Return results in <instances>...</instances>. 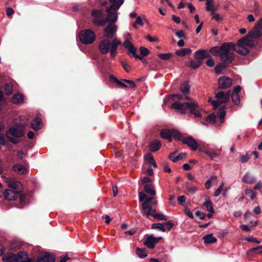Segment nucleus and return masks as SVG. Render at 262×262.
I'll return each instance as SVG.
<instances>
[{
  "label": "nucleus",
  "instance_id": "63",
  "mask_svg": "<svg viewBox=\"0 0 262 262\" xmlns=\"http://www.w3.org/2000/svg\"><path fill=\"white\" fill-rule=\"evenodd\" d=\"M175 35L179 38H186V35H185L184 32L181 30L176 32Z\"/></svg>",
  "mask_w": 262,
  "mask_h": 262
},
{
  "label": "nucleus",
  "instance_id": "3",
  "mask_svg": "<svg viewBox=\"0 0 262 262\" xmlns=\"http://www.w3.org/2000/svg\"><path fill=\"white\" fill-rule=\"evenodd\" d=\"M80 41L83 44L89 45L93 43L96 38L94 31L90 29H85L81 31L79 33Z\"/></svg>",
  "mask_w": 262,
  "mask_h": 262
},
{
  "label": "nucleus",
  "instance_id": "21",
  "mask_svg": "<svg viewBox=\"0 0 262 262\" xmlns=\"http://www.w3.org/2000/svg\"><path fill=\"white\" fill-rule=\"evenodd\" d=\"M162 145L161 142L158 139H155L151 141L149 144V150L151 152H156L159 150Z\"/></svg>",
  "mask_w": 262,
  "mask_h": 262
},
{
  "label": "nucleus",
  "instance_id": "56",
  "mask_svg": "<svg viewBox=\"0 0 262 262\" xmlns=\"http://www.w3.org/2000/svg\"><path fill=\"white\" fill-rule=\"evenodd\" d=\"M150 197H147L145 193L143 192H139V201L140 202H145L149 199Z\"/></svg>",
  "mask_w": 262,
  "mask_h": 262
},
{
  "label": "nucleus",
  "instance_id": "22",
  "mask_svg": "<svg viewBox=\"0 0 262 262\" xmlns=\"http://www.w3.org/2000/svg\"><path fill=\"white\" fill-rule=\"evenodd\" d=\"M186 103V102L181 103L178 102H175L171 105V108L180 111L181 114H185V111L187 110V107L185 105Z\"/></svg>",
  "mask_w": 262,
  "mask_h": 262
},
{
  "label": "nucleus",
  "instance_id": "33",
  "mask_svg": "<svg viewBox=\"0 0 262 262\" xmlns=\"http://www.w3.org/2000/svg\"><path fill=\"white\" fill-rule=\"evenodd\" d=\"M144 159L149 164L152 165L155 168L157 167V164L151 154L147 153L144 156Z\"/></svg>",
  "mask_w": 262,
  "mask_h": 262
},
{
  "label": "nucleus",
  "instance_id": "2",
  "mask_svg": "<svg viewBox=\"0 0 262 262\" xmlns=\"http://www.w3.org/2000/svg\"><path fill=\"white\" fill-rule=\"evenodd\" d=\"M25 135V133L23 129L16 128L15 127H10L8 131L6 134V137L9 142L14 144H17L19 142V140L12 137L15 138H20Z\"/></svg>",
  "mask_w": 262,
  "mask_h": 262
},
{
  "label": "nucleus",
  "instance_id": "27",
  "mask_svg": "<svg viewBox=\"0 0 262 262\" xmlns=\"http://www.w3.org/2000/svg\"><path fill=\"white\" fill-rule=\"evenodd\" d=\"M206 122H202L203 125H207L208 123L214 124L216 121V116L214 113L208 115L205 119Z\"/></svg>",
  "mask_w": 262,
  "mask_h": 262
},
{
  "label": "nucleus",
  "instance_id": "58",
  "mask_svg": "<svg viewBox=\"0 0 262 262\" xmlns=\"http://www.w3.org/2000/svg\"><path fill=\"white\" fill-rule=\"evenodd\" d=\"M246 195H249L251 199L253 200L255 196V193L251 189H246L245 190Z\"/></svg>",
  "mask_w": 262,
  "mask_h": 262
},
{
  "label": "nucleus",
  "instance_id": "7",
  "mask_svg": "<svg viewBox=\"0 0 262 262\" xmlns=\"http://www.w3.org/2000/svg\"><path fill=\"white\" fill-rule=\"evenodd\" d=\"M185 105L187 110H189L190 113L194 115L195 117H202V114L200 113L201 108L197 103L194 101L187 102L185 103Z\"/></svg>",
  "mask_w": 262,
  "mask_h": 262
},
{
  "label": "nucleus",
  "instance_id": "20",
  "mask_svg": "<svg viewBox=\"0 0 262 262\" xmlns=\"http://www.w3.org/2000/svg\"><path fill=\"white\" fill-rule=\"evenodd\" d=\"M107 12L106 20L108 23L111 24H114L116 22L118 19V12L110 10Z\"/></svg>",
  "mask_w": 262,
  "mask_h": 262
},
{
  "label": "nucleus",
  "instance_id": "59",
  "mask_svg": "<svg viewBox=\"0 0 262 262\" xmlns=\"http://www.w3.org/2000/svg\"><path fill=\"white\" fill-rule=\"evenodd\" d=\"M195 215L196 216L199 217L201 220H204L206 218V214L201 211H196L195 212Z\"/></svg>",
  "mask_w": 262,
  "mask_h": 262
},
{
  "label": "nucleus",
  "instance_id": "24",
  "mask_svg": "<svg viewBox=\"0 0 262 262\" xmlns=\"http://www.w3.org/2000/svg\"><path fill=\"white\" fill-rule=\"evenodd\" d=\"M18 262H32L31 258H28V254L25 251H19L18 252Z\"/></svg>",
  "mask_w": 262,
  "mask_h": 262
},
{
  "label": "nucleus",
  "instance_id": "18",
  "mask_svg": "<svg viewBox=\"0 0 262 262\" xmlns=\"http://www.w3.org/2000/svg\"><path fill=\"white\" fill-rule=\"evenodd\" d=\"M5 199L9 201H15L18 198V192L11 189H6L4 192Z\"/></svg>",
  "mask_w": 262,
  "mask_h": 262
},
{
  "label": "nucleus",
  "instance_id": "37",
  "mask_svg": "<svg viewBox=\"0 0 262 262\" xmlns=\"http://www.w3.org/2000/svg\"><path fill=\"white\" fill-rule=\"evenodd\" d=\"M250 42L251 40L247 36L239 39L237 41V45L243 47H244V46H250Z\"/></svg>",
  "mask_w": 262,
  "mask_h": 262
},
{
  "label": "nucleus",
  "instance_id": "41",
  "mask_svg": "<svg viewBox=\"0 0 262 262\" xmlns=\"http://www.w3.org/2000/svg\"><path fill=\"white\" fill-rule=\"evenodd\" d=\"M203 205L206 207L207 211L210 212L214 213V210L213 207L212 203L209 200H207L203 204Z\"/></svg>",
  "mask_w": 262,
  "mask_h": 262
},
{
  "label": "nucleus",
  "instance_id": "19",
  "mask_svg": "<svg viewBox=\"0 0 262 262\" xmlns=\"http://www.w3.org/2000/svg\"><path fill=\"white\" fill-rule=\"evenodd\" d=\"M18 253L16 254L14 253H9L3 257V262H18Z\"/></svg>",
  "mask_w": 262,
  "mask_h": 262
},
{
  "label": "nucleus",
  "instance_id": "4",
  "mask_svg": "<svg viewBox=\"0 0 262 262\" xmlns=\"http://www.w3.org/2000/svg\"><path fill=\"white\" fill-rule=\"evenodd\" d=\"M161 137L167 140L169 142L172 141V137L179 140H182V134L174 129H163L160 132Z\"/></svg>",
  "mask_w": 262,
  "mask_h": 262
},
{
  "label": "nucleus",
  "instance_id": "28",
  "mask_svg": "<svg viewBox=\"0 0 262 262\" xmlns=\"http://www.w3.org/2000/svg\"><path fill=\"white\" fill-rule=\"evenodd\" d=\"M12 169L19 174H25L27 170L24 166L20 164H15L12 167Z\"/></svg>",
  "mask_w": 262,
  "mask_h": 262
},
{
  "label": "nucleus",
  "instance_id": "6",
  "mask_svg": "<svg viewBox=\"0 0 262 262\" xmlns=\"http://www.w3.org/2000/svg\"><path fill=\"white\" fill-rule=\"evenodd\" d=\"M229 59L226 60V58L224 59H220L222 61V63H219L216 64L214 68L215 72L217 74H220L221 73L222 71L227 68L228 65L232 62L233 60L234 59V57L233 54L231 55H229L227 56Z\"/></svg>",
  "mask_w": 262,
  "mask_h": 262
},
{
  "label": "nucleus",
  "instance_id": "46",
  "mask_svg": "<svg viewBox=\"0 0 262 262\" xmlns=\"http://www.w3.org/2000/svg\"><path fill=\"white\" fill-rule=\"evenodd\" d=\"M171 98L173 100H174L176 99H177L179 100H181L183 99H189V98L187 96L183 95V94L182 95L180 94L171 95Z\"/></svg>",
  "mask_w": 262,
  "mask_h": 262
},
{
  "label": "nucleus",
  "instance_id": "45",
  "mask_svg": "<svg viewBox=\"0 0 262 262\" xmlns=\"http://www.w3.org/2000/svg\"><path fill=\"white\" fill-rule=\"evenodd\" d=\"M136 254L140 258H144L147 255L145 248H137L136 249Z\"/></svg>",
  "mask_w": 262,
  "mask_h": 262
},
{
  "label": "nucleus",
  "instance_id": "23",
  "mask_svg": "<svg viewBox=\"0 0 262 262\" xmlns=\"http://www.w3.org/2000/svg\"><path fill=\"white\" fill-rule=\"evenodd\" d=\"M8 186L9 187L13 189L15 191L21 192L23 186L19 181H10L8 183Z\"/></svg>",
  "mask_w": 262,
  "mask_h": 262
},
{
  "label": "nucleus",
  "instance_id": "31",
  "mask_svg": "<svg viewBox=\"0 0 262 262\" xmlns=\"http://www.w3.org/2000/svg\"><path fill=\"white\" fill-rule=\"evenodd\" d=\"M176 152H173L171 153L168 157L169 159L170 160H171L173 162H177L179 160L184 159L186 156V154L185 152H182L179 154L178 156L175 157L173 159H172V157L173 155H174L176 154Z\"/></svg>",
  "mask_w": 262,
  "mask_h": 262
},
{
  "label": "nucleus",
  "instance_id": "11",
  "mask_svg": "<svg viewBox=\"0 0 262 262\" xmlns=\"http://www.w3.org/2000/svg\"><path fill=\"white\" fill-rule=\"evenodd\" d=\"M194 57L199 62H201L203 63V60L204 59L211 57V55L209 54L208 50L206 49H201L198 50L194 52Z\"/></svg>",
  "mask_w": 262,
  "mask_h": 262
},
{
  "label": "nucleus",
  "instance_id": "16",
  "mask_svg": "<svg viewBox=\"0 0 262 262\" xmlns=\"http://www.w3.org/2000/svg\"><path fill=\"white\" fill-rule=\"evenodd\" d=\"M121 45V42L116 38L113 39L112 42L111 41V47L110 49V56L112 58H114L117 54V48L119 45Z\"/></svg>",
  "mask_w": 262,
  "mask_h": 262
},
{
  "label": "nucleus",
  "instance_id": "30",
  "mask_svg": "<svg viewBox=\"0 0 262 262\" xmlns=\"http://www.w3.org/2000/svg\"><path fill=\"white\" fill-rule=\"evenodd\" d=\"M204 243L206 244H210L216 242L217 239L213 236L212 234H207L203 238Z\"/></svg>",
  "mask_w": 262,
  "mask_h": 262
},
{
  "label": "nucleus",
  "instance_id": "49",
  "mask_svg": "<svg viewBox=\"0 0 262 262\" xmlns=\"http://www.w3.org/2000/svg\"><path fill=\"white\" fill-rule=\"evenodd\" d=\"M140 53L143 56H147L150 53L149 50L146 47H140L139 48Z\"/></svg>",
  "mask_w": 262,
  "mask_h": 262
},
{
  "label": "nucleus",
  "instance_id": "40",
  "mask_svg": "<svg viewBox=\"0 0 262 262\" xmlns=\"http://www.w3.org/2000/svg\"><path fill=\"white\" fill-rule=\"evenodd\" d=\"M180 91L183 93V95H186L189 93V86L187 82L183 83L180 86Z\"/></svg>",
  "mask_w": 262,
  "mask_h": 262
},
{
  "label": "nucleus",
  "instance_id": "1",
  "mask_svg": "<svg viewBox=\"0 0 262 262\" xmlns=\"http://www.w3.org/2000/svg\"><path fill=\"white\" fill-rule=\"evenodd\" d=\"M233 47L231 42H226L223 43L221 46H215L212 47L208 51L209 54H212L213 55H216V54H219L220 59H224L226 58V60L229 58L227 57L229 55H233V54L230 52V48Z\"/></svg>",
  "mask_w": 262,
  "mask_h": 262
},
{
  "label": "nucleus",
  "instance_id": "61",
  "mask_svg": "<svg viewBox=\"0 0 262 262\" xmlns=\"http://www.w3.org/2000/svg\"><path fill=\"white\" fill-rule=\"evenodd\" d=\"M250 158V156L247 153L246 154L243 155L241 157L240 160L242 163H245L249 160Z\"/></svg>",
  "mask_w": 262,
  "mask_h": 262
},
{
  "label": "nucleus",
  "instance_id": "10",
  "mask_svg": "<svg viewBox=\"0 0 262 262\" xmlns=\"http://www.w3.org/2000/svg\"><path fill=\"white\" fill-rule=\"evenodd\" d=\"M146 239L144 244L148 248L152 249L155 248L156 244L162 239V237H155L153 235H146Z\"/></svg>",
  "mask_w": 262,
  "mask_h": 262
},
{
  "label": "nucleus",
  "instance_id": "13",
  "mask_svg": "<svg viewBox=\"0 0 262 262\" xmlns=\"http://www.w3.org/2000/svg\"><path fill=\"white\" fill-rule=\"evenodd\" d=\"M232 85L231 78L226 76L221 77L218 79L219 89H227Z\"/></svg>",
  "mask_w": 262,
  "mask_h": 262
},
{
  "label": "nucleus",
  "instance_id": "64",
  "mask_svg": "<svg viewBox=\"0 0 262 262\" xmlns=\"http://www.w3.org/2000/svg\"><path fill=\"white\" fill-rule=\"evenodd\" d=\"M151 182V180L148 177H144L142 180V183L143 184H149Z\"/></svg>",
  "mask_w": 262,
  "mask_h": 262
},
{
  "label": "nucleus",
  "instance_id": "25",
  "mask_svg": "<svg viewBox=\"0 0 262 262\" xmlns=\"http://www.w3.org/2000/svg\"><path fill=\"white\" fill-rule=\"evenodd\" d=\"M261 32L259 28H256L255 26L253 30L250 31L248 34V37L252 38H258L261 36Z\"/></svg>",
  "mask_w": 262,
  "mask_h": 262
},
{
  "label": "nucleus",
  "instance_id": "32",
  "mask_svg": "<svg viewBox=\"0 0 262 262\" xmlns=\"http://www.w3.org/2000/svg\"><path fill=\"white\" fill-rule=\"evenodd\" d=\"M242 182L245 183L252 184L255 182V179L247 172L243 177Z\"/></svg>",
  "mask_w": 262,
  "mask_h": 262
},
{
  "label": "nucleus",
  "instance_id": "54",
  "mask_svg": "<svg viewBox=\"0 0 262 262\" xmlns=\"http://www.w3.org/2000/svg\"><path fill=\"white\" fill-rule=\"evenodd\" d=\"M154 217L160 221H165L167 219V217L163 213H157L156 214H154Z\"/></svg>",
  "mask_w": 262,
  "mask_h": 262
},
{
  "label": "nucleus",
  "instance_id": "48",
  "mask_svg": "<svg viewBox=\"0 0 262 262\" xmlns=\"http://www.w3.org/2000/svg\"><path fill=\"white\" fill-rule=\"evenodd\" d=\"M230 96L231 97L232 101L235 105H238L240 103V98L238 94H231Z\"/></svg>",
  "mask_w": 262,
  "mask_h": 262
},
{
  "label": "nucleus",
  "instance_id": "53",
  "mask_svg": "<svg viewBox=\"0 0 262 262\" xmlns=\"http://www.w3.org/2000/svg\"><path fill=\"white\" fill-rule=\"evenodd\" d=\"M208 102L213 105L214 110H216L220 106L219 101L213 100L211 97L209 98Z\"/></svg>",
  "mask_w": 262,
  "mask_h": 262
},
{
  "label": "nucleus",
  "instance_id": "29",
  "mask_svg": "<svg viewBox=\"0 0 262 262\" xmlns=\"http://www.w3.org/2000/svg\"><path fill=\"white\" fill-rule=\"evenodd\" d=\"M11 101L14 104H19L24 101V95L20 93L15 94L12 97Z\"/></svg>",
  "mask_w": 262,
  "mask_h": 262
},
{
  "label": "nucleus",
  "instance_id": "62",
  "mask_svg": "<svg viewBox=\"0 0 262 262\" xmlns=\"http://www.w3.org/2000/svg\"><path fill=\"white\" fill-rule=\"evenodd\" d=\"M186 198L184 195H181L178 198V202L182 206H184V203H185Z\"/></svg>",
  "mask_w": 262,
  "mask_h": 262
},
{
  "label": "nucleus",
  "instance_id": "39",
  "mask_svg": "<svg viewBox=\"0 0 262 262\" xmlns=\"http://www.w3.org/2000/svg\"><path fill=\"white\" fill-rule=\"evenodd\" d=\"M110 2L112 4L111 6L106 8V11H109L110 10L114 11L117 12L118 9L120 8V6L115 1L113 2V0H109Z\"/></svg>",
  "mask_w": 262,
  "mask_h": 262
},
{
  "label": "nucleus",
  "instance_id": "26",
  "mask_svg": "<svg viewBox=\"0 0 262 262\" xmlns=\"http://www.w3.org/2000/svg\"><path fill=\"white\" fill-rule=\"evenodd\" d=\"M219 108L217 111V116L219 117L220 122L223 123L224 121V118L226 115L225 109L226 105H223L219 106Z\"/></svg>",
  "mask_w": 262,
  "mask_h": 262
},
{
  "label": "nucleus",
  "instance_id": "57",
  "mask_svg": "<svg viewBox=\"0 0 262 262\" xmlns=\"http://www.w3.org/2000/svg\"><path fill=\"white\" fill-rule=\"evenodd\" d=\"M216 177H211L209 180L206 181L205 186L206 189H209L211 187V184L212 181L216 180Z\"/></svg>",
  "mask_w": 262,
  "mask_h": 262
},
{
  "label": "nucleus",
  "instance_id": "5",
  "mask_svg": "<svg viewBox=\"0 0 262 262\" xmlns=\"http://www.w3.org/2000/svg\"><path fill=\"white\" fill-rule=\"evenodd\" d=\"M154 200V197H150L149 199L145 202H143L142 204V208L143 210V214L146 217L149 216L154 217V214H156V210L153 209L152 206L150 204V202Z\"/></svg>",
  "mask_w": 262,
  "mask_h": 262
},
{
  "label": "nucleus",
  "instance_id": "38",
  "mask_svg": "<svg viewBox=\"0 0 262 262\" xmlns=\"http://www.w3.org/2000/svg\"><path fill=\"white\" fill-rule=\"evenodd\" d=\"M110 80L113 82L117 83L118 85L122 88H127V85L121 81H119L114 75H110Z\"/></svg>",
  "mask_w": 262,
  "mask_h": 262
},
{
  "label": "nucleus",
  "instance_id": "36",
  "mask_svg": "<svg viewBox=\"0 0 262 262\" xmlns=\"http://www.w3.org/2000/svg\"><path fill=\"white\" fill-rule=\"evenodd\" d=\"M191 53V50L189 48H183L177 50L176 52V54L179 56H184L188 55Z\"/></svg>",
  "mask_w": 262,
  "mask_h": 262
},
{
  "label": "nucleus",
  "instance_id": "44",
  "mask_svg": "<svg viewBox=\"0 0 262 262\" xmlns=\"http://www.w3.org/2000/svg\"><path fill=\"white\" fill-rule=\"evenodd\" d=\"M103 11L101 10L94 9L92 11V16L94 17L101 18L103 17Z\"/></svg>",
  "mask_w": 262,
  "mask_h": 262
},
{
  "label": "nucleus",
  "instance_id": "9",
  "mask_svg": "<svg viewBox=\"0 0 262 262\" xmlns=\"http://www.w3.org/2000/svg\"><path fill=\"white\" fill-rule=\"evenodd\" d=\"M55 256L54 254L47 252L40 253L36 259V262H55Z\"/></svg>",
  "mask_w": 262,
  "mask_h": 262
},
{
  "label": "nucleus",
  "instance_id": "8",
  "mask_svg": "<svg viewBox=\"0 0 262 262\" xmlns=\"http://www.w3.org/2000/svg\"><path fill=\"white\" fill-rule=\"evenodd\" d=\"M230 91L226 92L220 91L215 93V98L219 101L220 106L223 105V104L226 103L230 100Z\"/></svg>",
  "mask_w": 262,
  "mask_h": 262
},
{
  "label": "nucleus",
  "instance_id": "43",
  "mask_svg": "<svg viewBox=\"0 0 262 262\" xmlns=\"http://www.w3.org/2000/svg\"><path fill=\"white\" fill-rule=\"evenodd\" d=\"M151 228L152 229L159 230L163 232L165 231V227H164L163 224L154 223L151 225Z\"/></svg>",
  "mask_w": 262,
  "mask_h": 262
},
{
  "label": "nucleus",
  "instance_id": "47",
  "mask_svg": "<svg viewBox=\"0 0 262 262\" xmlns=\"http://www.w3.org/2000/svg\"><path fill=\"white\" fill-rule=\"evenodd\" d=\"M158 57L164 60H167L172 57L173 55L171 53H160L158 55Z\"/></svg>",
  "mask_w": 262,
  "mask_h": 262
},
{
  "label": "nucleus",
  "instance_id": "50",
  "mask_svg": "<svg viewBox=\"0 0 262 262\" xmlns=\"http://www.w3.org/2000/svg\"><path fill=\"white\" fill-rule=\"evenodd\" d=\"M5 91L6 94L7 95H9L11 94L13 92V86L12 85H10L8 83H6L5 85Z\"/></svg>",
  "mask_w": 262,
  "mask_h": 262
},
{
  "label": "nucleus",
  "instance_id": "14",
  "mask_svg": "<svg viewBox=\"0 0 262 262\" xmlns=\"http://www.w3.org/2000/svg\"><path fill=\"white\" fill-rule=\"evenodd\" d=\"M117 31V26L113 24L109 23L104 29V35L108 38H114Z\"/></svg>",
  "mask_w": 262,
  "mask_h": 262
},
{
  "label": "nucleus",
  "instance_id": "34",
  "mask_svg": "<svg viewBox=\"0 0 262 262\" xmlns=\"http://www.w3.org/2000/svg\"><path fill=\"white\" fill-rule=\"evenodd\" d=\"M41 119L35 118L31 123V128L36 130L39 129V125L41 124Z\"/></svg>",
  "mask_w": 262,
  "mask_h": 262
},
{
  "label": "nucleus",
  "instance_id": "12",
  "mask_svg": "<svg viewBox=\"0 0 262 262\" xmlns=\"http://www.w3.org/2000/svg\"><path fill=\"white\" fill-rule=\"evenodd\" d=\"M179 140L182 141L183 143L186 144L192 150H195L199 147V144L196 141L190 136L184 138H183V136H182V140Z\"/></svg>",
  "mask_w": 262,
  "mask_h": 262
},
{
  "label": "nucleus",
  "instance_id": "17",
  "mask_svg": "<svg viewBox=\"0 0 262 262\" xmlns=\"http://www.w3.org/2000/svg\"><path fill=\"white\" fill-rule=\"evenodd\" d=\"M231 43L232 44L233 47L230 48V51H235L239 54L244 56L249 54V50L247 48L243 46L235 45L233 42H231Z\"/></svg>",
  "mask_w": 262,
  "mask_h": 262
},
{
  "label": "nucleus",
  "instance_id": "60",
  "mask_svg": "<svg viewBox=\"0 0 262 262\" xmlns=\"http://www.w3.org/2000/svg\"><path fill=\"white\" fill-rule=\"evenodd\" d=\"M223 186H224V183H222L220 185L219 188L214 192V196H215V197L218 196L221 194V192H222V191L223 190Z\"/></svg>",
  "mask_w": 262,
  "mask_h": 262
},
{
  "label": "nucleus",
  "instance_id": "51",
  "mask_svg": "<svg viewBox=\"0 0 262 262\" xmlns=\"http://www.w3.org/2000/svg\"><path fill=\"white\" fill-rule=\"evenodd\" d=\"M127 52L128 54H129L130 56L134 57L135 55L137 54V48L133 45L127 49Z\"/></svg>",
  "mask_w": 262,
  "mask_h": 262
},
{
  "label": "nucleus",
  "instance_id": "42",
  "mask_svg": "<svg viewBox=\"0 0 262 262\" xmlns=\"http://www.w3.org/2000/svg\"><path fill=\"white\" fill-rule=\"evenodd\" d=\"M202 64V62L194 61L193 60H191L188 62V66L191 67L192 69H196L199 68Z\"/></svg>",
  "mask_w": 262,
  "mask_h": 262
},
{
  "label": "nucleus",
  "instance_id": "52",
  "mask_svg": "<svg viewBox=\"0 0 262 262\" xmlns=\"http://www.w3.org/2000/svg\"><path fill=\"white\" fill-rule=\"evenodd\" d=\"M206 11H210L211 12V14H214V12L216 11L217 8L213 6V4H206Z\"/></svg>",
  "mask_w": 262,
  "mask_h": 262
},
{
  "label": "nucleus",
  "instance_id": "55",
  "mask_svg": "<svg viewBox=\"0 0 262 262\" xmlns=\"http://www.w3.org/2000/svg\"><path fill=\"white\" fill-rule=\"evenodd\" d=\"M163 225L164 227H165V231L166 230L170 231L174 226L173 224L170 221L164 223Z\"/></svg>",
  "mask_w": 262,
  "mask_h": 262
},
{
  "label": "nucleus",
  "instance_id": "35",
  "mask_svg": "<svg viewBox=\"0 0 262 262\" xmlns=\"http://www.w3.org/2000/svg\"><path fill=\"white\" fill-rule=\"evenodd\" d=\"M144 190L146 193L153 196L155 195L156 193V191L154 189V187L151 184L145 185L144 187Z\"/></svg>",
  "mask_w": 262,
  "mask_h": 262
},
{
  "label": "nucleus",
  "instance_id": "15",
  "mask_svg": "<svg viewBox=\"0 0 262 262\" xmlns=\"http://www.w3.org/2000/svg\"><path fill=\"white\" fill-rule=\"evenodd\" d=\"M111 41L109 39L101 40L99 45V49L102 54H106L110 51Z\"/></svg>",
  "mask_w": 262,
  "mask_h": 262
}]
</instances>
